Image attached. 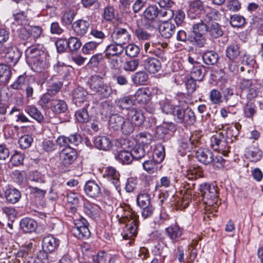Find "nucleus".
I'll use <instances>...</instances> for the list:
<instances>
[{"label": "nucleus", "mask_w": 263, "mask_h": 263, "mask_svg": "<svg viewBox=\"0 0 263 263\" xmlns=\"http://www.w3.org/2000/svg\"><path fill=\"white\" fill-rule=\"evenodd\" d=\"M118 211L119 222L126 223L122 233L123 239H133L138 233L139 216L128 205L119 208Z\"/></svg>", "instance_id": "f257e3e1"}, {"label": "nucleus", "mask_w": 263, "mask_h": 263, "mask_svg": "<svg viewBox=\"0 0 263 263\" xmlns=\"http://www.w3.org/2000/svg\"><path fill=\"white\" fill-rule=\"evenodd\" d=\"M208 26L202 20L194 22L192 25V32L194 36L191 39L192 44L198 47H203L206 41L204 35L208 32Z\"/></svg>", "instance_id": "f03ea898"}, {"label": "nucleus", "mask_w": 263, "mask_h": 263, "mask_svg": "<svg viewBox=\"0 0 263 263\" xmlns=\"http://www.w3.org/2000/svg\"><path fill=\"white\" fill-rule=\"evenodd\" d=\"M199 190L208 205L213 206L214 204H217L218 195L214 185L203 183L200 185Z\"/></svg>", "instance_id": "7ed1b4c3"}, {"label": "nucleus", "mask_w": 263, "mask_h": 263, "mask_svg": "<svg viewBox=\"0 0 263 263\" xmlns=\"http://www.w3.org/2000/svg\"><path fill=\"white\" fill-rule=\"evenodd\" d=\"M74 227L72 229L73 235L79 239L87 238L90 236V232L88 228L87 220L81 218L73 221Z\"/></svg>", "instance_id": "20e7f679"}, {"label": "nucleus", "mask_w": 263, "mask_h": 263, "mask_svg": "<svg viewBox=\"0 0 263 263\" xmlns=\"http://www.w3.org/2000/svg\"><path fill=\"white\" fill-rule=\"evenodd\" d=\"M103 177L113 184L117 192L120 195L121 187L119 172L114 167L107 166L104 169Z\"/></svg>", "instance_id": "39448f33"}, {"label": "nucleus", "mask_w": 263, "mask_h": 263, "mask_svg": "<svg viewBox=\"0 0 263 263\" xmlns=\"http://www.w3.org/2000/svg\"><path fill=\"white\" fill-rule=\"evenodd\" d=\"M240 53L239 46L236 43L231 44L227 48L226 56L231 61L229 64V68L232 72H234L238 70V68L234 61L239 57Z\"/></svg>", "instance_id": "423d86ee"}, {"label": "nucleus", "mask_w": 263, "mask_h": 263, "mask_svg": "<svg viewBox=\"0 0 263 263\" xmlns=\"http://www.w3.org/2000/svg\"><path fill=\"white\" fill-rule=\"evenodd\" d=\"M59 157L62 164L67 168L76 160L77 155L76 151L68 146L61 151Z\"/></svg>", "instance_id": "0eeeda50"}, {"label": "nucleus", "mask_w": 263, "mask_h": 263, "mask_svg": "<svg viewBox=\"0 0 263 263\" xmlns=\"http://www.w3.org/2000/svg\"><path fill=\"white\" fill-rule=\"evenodd\" d=\"M0 47L5 53V61L10 66H14L21 57V52L15 47H8L5 48L3 45Z\"/></svg>", "instance_id": "6e6552de"}, {"label": "nucleus", "mask_w": 263, "mask_h": 263, "mask_svg": "<svg viewBox=\"0 0 263 263\" xmlns=\"http://www.w3.org/2000/svg\"><path fill=\"white\" fill-rule=\"evenodd\" d=\"M210 146L213 150L223 153L228 151L229 146L224 138L219 134H216L210 139Z\"/></svg>", "instance_id": "1a4fd4ad"}, {"label": "nucleus", "mask_w": 263, "mask_h": 263, "mask_svg": "<svg viewBox=\"0 0 263 263\" xmlns=\"http://www.w3.org/2000/svg\"><path fill=\"white\" fill-rule=\"evenodd\" d=\"M161 109L164 113L172 115L176 122L179 123L182 121V115L184 109L180 106L165 103L162 106Z\"/></svg>", "instance_id": "9d476101"}, {"label": "nucleus", "mask_w": 263, "mask_h": 263, "mask_svg": "<svg viewBox=\"0 0 263 263\" xmlns=\"http://www.w3.org/2000/svg\"><path fill=\"white\" fill-rule=\"evenodd\" d=\"M34 251L35 246L32 242H29L20 247L18 250H13L10 253L16 258H24V260H26V259L32 256Z\"/></svg>", "instance_id": "9b49d317"}, {"label": "nucleus", "mask_w": 263, "mask_h": 263, "mask_svg": "<svg viewBox=\"0 0 263 263\" xmlns=\"http://www.w3.org/2000/svg\"><path fill=\"white\" fill-rule=\"evenodd\" d=\"M111 37L114 43L123 46L129 42L131 35L127 29L118 27L114 31Z\"/></svg>", "instance_id": "f8f14e48"}, {"label": "nucleus", "mask_w": 263, "mask_h": 263, "mask_svg": "<svg viewBox=\"0 0 263 263\" xmlns=\"http://www.w3.org/2000/svg\"><path fill=\"white\" fill-rule=\"evenodd\" d=\"M20 3V5H24V7L22 8V11L13 14L14 22L13 24L26 26L28 23V20L25 12L29 9V4L25 0H21Z\"/></svg>", "instance_id": "ddd939ff"}, {"label": "nucleus", "mask_w": 263, "mask_h": 263, "mask_svg": "<svg viewBox=\"0 0 263 263\" xmlns=\"http://www.w3.org/2000/svg\"><path fill=\"white\" fill-rule=\"evenodd\" d=\"M84 190L88 196L92 198H98L101 194L99 185L94 180L87 181L84 185Z\"/></svg>", "instance_id": "4468645a"}, {"label": "nucleus", "mask_w": 263, "mask_h": 263, "mask_svg": "<svg viewBox=\"0 0 263 263\" xmlns=\"http://www.w3.org/2000/svg\"><path fill=\"white\" fill-rule=\"evenodd\" d=\"M59 244L60 240L51 235L44 237L42 240V248L46 253L53 252Z\"/></svg>", "instance_id": "2eb2a0df"}, {"label": "nucleus", "mask_w": 263, "mask_h": 263, "mask_svg": "<svg viewBox=\"0 0 263 263\" xmlns=\"http://www.w3.org/2000/svg\"><path fill=\"white\" fill-rule=\"evenodd\" d=\"M127 119L136 126L140 125L144 121V117L142 111L135 108L128 110Z\"/></svg>", "instance_id": "dca6fc26"}, {"label": "nucleus", "mask_w": 263, "mask_h": 263, "mask_svg": "<svg viewBox=\"0 0 263 263\" xmlns=\"http://www.w3.org/2000/svg\"><path fill=\"white\" fill-rule=\"evenodd\" d=\"M189 9L188 15L191 19H195L198 16L199 11L203 10L204 4L200 0H192L189 2Z\"/></svg>", "instance_id": "f3484780"}, {"label": "nucleus", "mask_w": 263, "mask_h": 263, "mask_svg": "<svg viewBox=\"0 0 263 263\" xmlns=\"http://www.w3.org/2000/svg\"><path fill=\"white\" fill-rule=\"evenodd\" d=\"M90 24L84 20H79L73 23L72 28L78 36H83L88 31Z\"/></svg>", "instance_id": "a211bd4d"}, {"label": "nucleus", "mask_w": 263, "mask_h": 263, "mask_svg": "<svg viewBox=\"0 0 263 263\" xmlns=\"http://www.w3.org/2000/svg\"><path fill=\"white\" fill-rule=\"evenodd\" d=\"M196 157L200 162L206 165H211L213 160V154L208 149H199L196 151Z\"/></svg>", "instance_id": "6ab92c4d"}, {"label": "nucleus", "mask_w": 263, "mask_h": 263, "mask_svg": "<svg viewBox=\"0 0 263 263\" xmlns=\"http://www.w3.org/2000/svg\"><path fill=\"white\" fill-rule=\"evenodd\" d=\"M223 95L226 102H228L230 106L234 107L238 102L239 95L234 88H226L223 91Z\"/></svg>", "instance_id": "aec40b11"}, {"label": "nucleus", "mask_w": 263, "mask_h": 263, "mask_svg": "<svg viewBox=\"0 0 263 263\" xmlns=\"http://www.w3.org/2000/svg\"><path fill=\"white\" fill-rule=\"evenodd\" d=\"M197 143V135H191L189 133L186 137L183 138L180 141V146L183 149L190 152L194 147L196 146Z\"/></svg>", "instance_id": "412c9836"}, {"label": "nucleus", "mask_w": 263, "mask_h": 263, "mask_svg": "<svg viewBox=\"0 0 263 263\" xmlns=\"http://www.w3.org/2000/svg\"><path fill=\"white\" fill-rule=\"evenodd\" d=\"M159 30L162 36L165 39H169L175 32V26L172 23L165 20L159 25Z\"/></svg>", "instance_id": "4be33fe9"}, {"label": "nucleus", "mask_w": 263, "mask_h": 263, "mask_svg": "<svg viewBox=\"0 0 263 263\" xmlns=\"http://www.w3.org/2000/svg\"><path fill=\"white\" fill-rule=\"evenodd\" d=\"M22 231L26 233H31L35 231L37 223L35 220L29 217L23 218L20 223Z\"/></svg>", "instance_id": "5701e85b"}, {"label": "nucleus", "mask_w": 263, "mask_h": 263, "mask_svg": "<svg viewBox=\"0 0 263 263\" xmlns=\"http://www.w3.org/2000/svg\"><path fill=\"white\" fill-rule=\"evenodd\" d=\"M143 65L145 69L152 73L158 72L161 68V63L157 59L148 57L143 62Z\"/></svg>", "instance_id": "b1692460"}, {"label": "nucleus", "mask_w": 263, "mask_h": 263, "mask_svg": "<svg viewBox=\"0 0 263 263\" xmlns=\"http://www.w3.org/2000/svg\"><path fill=\"white\" fill-rule=\"evenodd\" d=\"M83 210L89 217L95 219L99 217L101 208L96 204L85 201L83 204Z\"/></svg>", "instance_id": "393cba45"}, {"label": "nucleus", "mask_w": 263, "mask_h": 263, "mask_svg": "<svg viewBox=\"0 0 263 263\" xmlns=\"http://www.w3.org/2000/svg\"><path fill=\"white\" fill-rule=\"evenodd\" d=\"M124 50V47L118 43L108 45L105 50V57L109 58L110 56H118Z\"/></svg>", "instance_id": "a878e982"}, {"label": "nucleus", "mask_w": 263, "mask_h": 263, "mask_svg": "<svg viewBox=\"0 0 263 263\" xmlns=\"http://www.w3.org/2000/svg\"><path fill=\"white\" fill-rule=\"evenodd\" d=\"M167 236L173 243L178 241L182 235V230L178 226L174 225L165 229Z\"/></svg>", "instance_id": "bb28decb"}, {"label": "nucleus", "mask_w": 263, "mask_h": 263, "mask_svg": "<svg viewBox=\"0 0 263 263\" xmlns=\"http://www.w3.org/2000/svg\"><path fill=\"white\" fill-rule=\"evenodd\" d=\"M95 147L103 151H108L111 146L110 139L105 136L96 137L93 141Z\"/></svg>", "instance_id": "cd10ccee"}, {"label": "nucleus", "mask_w": 263, "mask_h": 263, "mask_svg": "<svg viewBox=\"0 0 263 263\" xmlns=\"http://www.w3.org/2000/svg\"><path fill=\"white\" fill-rule=\"evenodd\" d=\"M104 82L103 79L99 76H92L89 80L90 92L95 95Z\"/></svg>", "instance_id": "c85d7f7f"}, {"label": "nucleus", "mask_w": 263, "mask_h": 263, "mask_svg": "<svg viewBox=\"0 0 263 263\" xmlns=\"http://www.w3.org/2000/svg\"><path fill=\"white\" fill-rule=\"evenodd\" d=\"M125 118L121 115L113 114L110 116L109 120V127L114 130H120Z\"/></svg>", "instance_id": "c756f323"}, {"label": "nucleus", "mask_w": 263, "mask_h": 263, "mask_svg": "<svg viewBox=\"0 0 263 263\" xmlns=\"http://www.w3.org/2000/svg\"><path fill=\"white\" fill-rule=\"evenodd\" d=\"M5 197L8 202L14 204L16 203L21 197L20 192L13 188L7 189L5 192Z\"/></svg>", "instance_id": "7c9ffc66"}, {"label": "nucleus", "mask_w": 263, "mask_h": 263, "mask_svg": "<svg viewBox=\"0 0 263 263\" xmlns=\"http://www.w3.org/2000/svg\"><path fill=\"white\" fill-rule=\"evenodd\" d=\"M182 115V121L179 123H183L185 125H193L196 120L194 112L190 108H186L184 109Z\"/></svg>", "instance_id": "2f4dec72"}, {"label": "nucleus", "mask_w": 263, "mask_h": 263, "mask_svg": "<svg viewBox=\"0 0 263 263\" xmlns=\"http://www.w3.org/2000/svg\"><path fill=\"white\" fill-rule=\"evenodd\" d=\"M182 115V121L179 123H183L185 125H193L196 120L194 112L190 108H186L184 109Z\"/></svg>", "instance_id": "473e14b6"}, {"label": "nucleus", "mask_w": 263, "mask_h": 263, "mask_svg": "<svg viewBox=\"0 0 263 263\" xmlns=\"http://www.w3.org/2000/svg\"><path fill=\"white\" fill-rule=\"evenodd\" d=\"M240 87L241 89L246 90L250 92L248 94V96H250V98H255L257 96V92L253 87L251 80L246 79L241 80L240 83Z\"/></svg>", "instance_id": "72a5a7b5"}, {"label": "nucleus", "mask_w": 263, "mask_h": 263, "mask_svg": "<svg viewBox=\"0 0 263 263\" xmlns=\"http://www.w3.org/2000/svg\"><path fill=\"white\" fill-rule=\"evenodd\" d=\"M159 8L156 5L149 6L143 12L144 17L147 21L152 22L158 17Z\"/></svg>", "instance_id": "f704fd0d"}, {"label": "nucleus", "mask_w": 263, "mask_h": 263, "mask_svg": "<svg viewBox=\"0 0 263 263\" xmlns=\"http://www.w3.org/2000/svg\"><path fill=\"white\" fill-rule=\"evenodd\" d=\"M11 77L10 68L6 65L0 64V83L7 84Z\"/></svg>", "instance_id": "c9c22d12"}, {"label": "nucleus", "mask_w": 263, "mask_h": 263, "mask_svg": "<svg viewBox=\"0 0 263 263\" xmlns=\"http://www.w3.org/2000/svg\"><path fill=\"white\" fill-rule=\"evenodd\" d=\"M135 101L140 104L146 103L149 100V96L147 90L144 88L138 89L135 93Z\"/></svg>", "instance_id": "e433bc0d"}, {"label": "nucleus", "mask_w": 263, "mask_h": 263, "mask_svg": "<svg viewBox=\"0 0 263 263\" xmlns=\"http://www.w3.org/2000/svg\"><path fill=\"white\" fill-rule=\"evenodd\" d=\"M206 73L205 67L203 65L194 66L191 72V77L198 81H201Z\"/></svg>", "instance_id": "4c0bfd02"}, {"label": "nucleus", "mask_w": 263, "mask_h": 263, "mask_svg": "<svg viewBox=\"0 0 263 263\" xmlns=\"http://www.w3.org/2000/svg\"><path fill=\"white\" fill-rule=\"evenodd\" d=\"M247 157L253 162L259 161L261 158V152L258 147H250L246 152Z\"/></svg>", "instance_id": "58836bf2"}, {"label": "nucleus", "mask_w": 263, "mask_h": 263, "mask_svg": "<svg viewBox=\"0 0 263 263\" xmlns=\"http://www.w3.org/2000/svg\"><path fill=\"white\" fill-rule=\"evenodd\" d=\"M51 109L55 114L63 113L67 109V105L64 100H54L52 103Z\"/></svg>", "instance_id": "ea45409f"}, {"label": "nucleus", "mask_w": 263, "mask_h": 263, "mask_svg": "<svg viewBox=\"0 0 263 263\" xmlns=\"http://www.w3.org/2000/svg\"><path fill=\"white\" fill-rule=\"evenodd\" d=\"M25 111L30 117L37 121L39 122H42L44 119V117L41 111L34 106H27L25 107Z\"/></svg>", "instance_id": "a19ab883"}, {"label": "nucleus", "mask_w": 263, "mask_h": 263, "mask_svg": "<svg viewBox=\"0 0 263 263\" xmlns=\"http://www.w3.org/2000/svg\"><path fill=\"white\" fill-rule=\"evenodd\" d=\"M53 69L56 73L62 76L64 79L67 78L70 74V67L63 63L58 62L54 66Z\"/></svg>", "instance_id": "79ce46f5"}, {"label": "nucleus", "mask_w": 263, "mask_h": 263, "mask_svg": "<svg viewBox=\"0 0 263 263\" xmlns=\"http://www.w3.org/2000/svg\"><path fill=\"white\" fill-rule=\"evenodd\" d=\"M208 32L209 33L211 37L216 39L223 34V30L220 26L216 22H212L209 26H208Z\"/></svg>", "instance_id": "37998d69"}, {"label": "nucleus", "mask_w": 263, "mask_h": 263, "mask_svg": "<svg viewBox=\"0 0 263 263\" xmlns=\"http://www.w3.org/2000/svg\"><path fill=\"white\" fill-rule=\"evenodd\" d=\"M152 136L146 132H142L136 136V140L140 144H142V146H144L146 148L148 145L151 144L152 141Z\"/></svg>", "instance_id": "c03bdc74"}, {"label": "nucleus", "mask_w": 263, "mask_h": 263, "mask_svg": "<svg viewBox=\"0 0 263 263\" xmlns=\"http://www.w3.org/2000/svg\"><path fill=\"white\" fill-rule=\"evenodd\" d=\"M73 100L77 104L83 102L86 98L87 92L82 87H78L73 90Z\"/></svg>", "instance_id": "a18cd8bd"}, {"label": "nucleus", "mask_w": 263, "mask_h": 263, "mask_svg": "<svg viewBox=\"0 0 263 263\" xmlns=\"http://www.w3.org/2000/svg\"><path fill=\"white\" fill-rule=\"evenodd\" d=\"M117 160L122 164H129L133 160L134 158L131 151H123L120 152L116 157Z\"/></svg>", "instance_id": "49530a36"}, {"label": "nucleus", "mask_w": 263, "mask_h": 263, "mask_svg": "<svg viewBox=\"0 0 263 263\" xmlns=\"http://www.w3.org/2000/svg\"><path fill=\"white\" fill-rule=\"evenodd\" d=\"M219 57L217 53L210 51L205 52L202 56L204 62L207 65H214L217 63Z\"/></svg>", "instance_id": "de8ad7c7"}, {"label": "nucleus", "mask_w": 263, "mask_h": 263, "mask_svg": "<svg viewBox=\"0 0 263 263\" xmlns=\"http://www.w3.org/2000/svg\"><path fill=\"white\" fill-rule=\"evenodd\" d=\"M111 93V87L104 82L95 95H97L100 99H103L108 98Z\"/></svg>", "instance_id": "09e8293b"}, {"label": "nucleus", "mask_w": 263, "mask_h": 263, "mask_svg": "<svg viewBox=\"0 0 263 263\" xmlns=\"http://www.w3.org/2000/svg\"><path fill=\"white\" fill-rule=\"evenodd\" d=\"M148 74L144 71L137 72L132 77V80L136 85H144L148 80Z\"/></svg>", "instance_id": "8fccbe9b"}, {"label": "nucleus", "mask_w": 263, "mask_h": 263, "mask_svg": "<svg viewBox=\"0 0 263 263\" xmlns=\"http://www.w3.org/2000/svg\"><path fill=\"white\" fill-rule=\"evenodd\" d=\"M100 44L94 41H89L86 43L82 48V51L84 54H90L93 53Z\"/></svg>", "instance_id": "3c124183"}, {"label": "nucleus", "mask_w": 263, "mask_h": 263, "mask_svg": "<svg viewBox=\"0 0 263 263\" xmlns=\"http://www.w3.org/2000/svg\"><path fill=\"white\" fill-rule=\"evenodd\" d=\"M135 104V101L130 96L120 98L117 102V105L122 109H127Z\"/></svg>", "instance_id": "603ef678"}, {"label": "nucleus", "mask_w": 263, "mask_h": 263, "mask_svg": "<svg viewBox=\"0 0 263 263\" xmlns=\"http://www.w3.org/2000/svg\"><path fill=\"white\" fill-rule=\"evenodd\" d=\"M68 48L72 51H76L82 46V42L77 37L71 36L68 40Z\"/></svg>", "instance_id": "864d4df0"}, {"label": "nucleus", "mask_w": 263, "mask_h": 263, "mask_svg": "<svg viewBox=\"0 0 263 263\" xmlns=\"http://www.w3.org/2000/svg\"><path fill=\"white\" fill-rule=\"evenodd\" d=\"M159 163L155 160H149L144 161L142 165L145 171L149 173H154L157 171Z\"/></svg>", "instance_id": "5fc2aeb1"}, {"label": "nucleus", "mask_w": 263, "mask_h": 263, "mask_svg": "<svg viewBox=\"0 0 263 263\" xmlns=\"http://www.w3.org/2000/svg\"><path fill=\"white\" fill-rule=\"evenodd\" d=\"M209 98L211 103L214 105H219L222 102L221 92L216 89H213L210 91Z\"/></svg>", "instance_id": "6e6d98bb"}, {"label": "nucleus", "mask_w": 263, "mask_h": 263, "mask_svg": "<svg viewBox=\"0 0 263 263\" xmlns=\"http://www.w3.org/2000/svg\"><path fill=\"white\" fill-rule=\"evenodd\" d=\"M146 148L141 145L135 146L131 151L133 158L138 160L144 157L146 154Z\"/></svg>", "instance_id": "4d7b16f0"}, {"label": "nucleus", "mask_w": 263, "mask_h": 263, "mask_svg": "<svg viewBox=\"0 0 263 263\" xmlns=\"http://www.w3.org/2000/svg\"><path fill=\"white\" fill-rule=\"evenodd\" d=\"M135 126V124L126 118L124 119V122L120 130L124 135H129L134 132Z\"/></svg>", "instance_id": "13d9d810"}, {"label": "nucleus", "mask_w": 263, "mask_h": 263, "mask_svg": "<svg viewBox=\"0 0 263 263\" xmlns=\"http://www.w3.org/2000/svg\"><path fill=\"white\" fill-rule=\"evenodd\" d=\"M18 36L21 40L32 43L29 26H24L20 28L18 32Z\"/></svg>", "instance_id": "bf43d9fd"}, {"label": "nucleus", "mask_w": 263, "mask_h": 263, "mask_svg": "<svg viewBox=\"0 0 263 263\" xmlns=\"http://www.w3.org/2000/svg\"><path fill=\"white\" fill-rule=\"evenodd\" d=\"M27 84L26 76L25 74L20 75L11 85L14 89H22Z\"/></svg>", "instance_id": "052dcab7"}, {"label": "nucleus", "mask_w": 263, "mask_h": 263, "mask_svg": "<svg viewBox=\"0 0 263 263\" xmlns=\"http://www.w3.org/2000/svg\"><path fill=\"white\" fill-rule=\"evenodd\" d=\"M77 120L80 123H86L89 120V116L85 108L78 110L75 114Z\"/></svg>", "instance_id": "680f3d73"}, {"label": "nucleus", "mask_w": 263, "mask_h": 263, "mask_svg": "<svg viewBox=\"0 0 263 263\" xmlns=\"http://www.w3.org/2000/svg\"><path fill=\"white\" fill-rule=\"evenodd\" d=\"M137 202L140 208L152 204L150 196L147 193L140 194L137 198Z\"/></svg>", "instance_id": "e2e57ef3"}, {"label": "nucleus", "mask_w": 263, "mask_h": 263, "mask_svg": "<svg viewBox=\"0 0 263 263\" xmlns=\"http://www.w3.org/2000/svg\"><path fill=\"white\" fill-rule=\"evenodd\" d=\"M29 61L32 63V69L37 72H41L45 68V62L40 57L32 59Z\"/></svg>", "instance_id": "0e129e2a"}, {"label": "nucleus", "mask_w": 263, "mask_h": 263, "mask_svg": "<svg viewBox=\"0 0 263 263\" xmlns=\"http://www.w3.org/2000/svg\"><path fill=\"white\" fill-rule=\"evenodd\" d=\"M165 156L164 148L162 145H157L154 151L153 158L157 162L160 163L163 161Z\"/></svg>", "instance_id": "69168bd1"}, {"label": "nucleus", "mask_w": 263, "mask_h": 263, "mask_svg": "<svg viewBox=\"0 0 263 263\" xmlns=\"http://www.w3.org/2000/svg\"><path fill=\"white\" fill-rule=\"evenodd\" d=\"M135 34L137 39L139 41L148 40L151 37V34L145 29L140 27L135 30Z\"/></svg>", "instance_id": "338daca9"}, {"label": "nucleus", "mask_w": 263, "mask_h": 263, "mask_svg": "<svg viewBox=\"0 0 263 263\" xmlns=\"http://www.w3.org/2000/svg\"><path fill=\"white\" fill-rule=\"evenodd\" d=\"M33 142V138L28 135H25L20 138L18 144L22 149H26L29 147Z\"/></svg>", "instance_id": "774afa93"}]
</instances>
